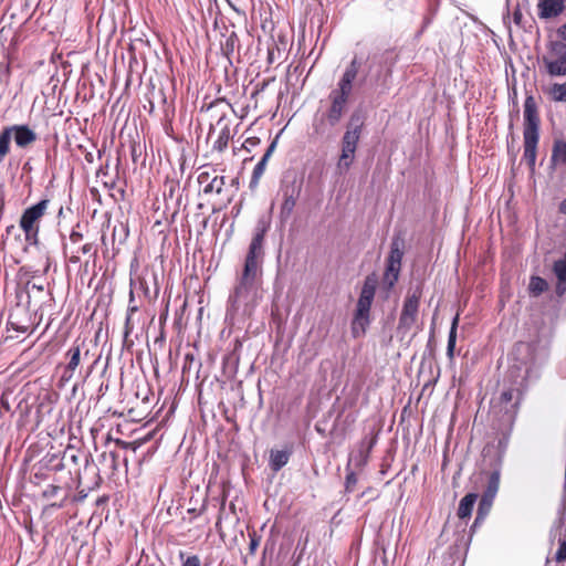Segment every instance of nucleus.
<instances>
[{"instance_id":"f257e3e1","label":"nucleus","mask_w":566,"mask_h":566,"mask_svg":"<svg viewBox=\"0 0 566 566\" xmlns=\"http://www.w3.org/2000/svg\"><path fill=\"white\" fill-rule=\"evenodd\" d=\"M264 256V245L250 242L242 273L238 279L233 293L229 296V303L232 308H238L240 303L245 301L250 293L255 289L256 282L262 275Z\"/></svg>"},{"instance_id":"f03ea898","label":"nucleus","mask_w":566,"mask_h":566,"mask_svg":"<svg viewBox=\"0 0 566 566\" xmlns=\"http://www.w3.org/2000/svg\"><path fill=\"white\" fill-rule=\"evenodd\" d=\"M524 158L530 166H534L537 156V144L539 139V116L537 104L532 95L526 96L524 101Z\"/></svg>"},{"instance_id":"7ed1b4c3","label":"nucleus","mask_w":566,"mask_h":566,"mask_svg":"<svg viewBox=\"0 0 566 566\" xmlns=\"http://www.w3.org/2000/svg\"><path fill=\"white\" fill-rule=\"evenodd\" d=\"M364 122L359 114L354 113L347 124L340 142V155L336 164L339 175L346 174L355 160L358 142L360 139Z\"/></svg>"},{"instance_id":"20e7f679","label":"nucleus","mask_w":566,"mask_h":566,"mask_svg":"<svg viewBox=\"0 0 566 566\" xmlns=\"http://www.w3.org/2000/svg\"><path fill=\"white\" fill-rule=\"evenodd\" d=\"M378 280L375 274L368 275L361 287L360 295L357 301L356 312L352 322V334L359 337L365 334L369 324V312L373 300L375 297Z\"/></svg>"},{"instance_id":"39448f33","label":"nucleus","mask_w":566,"mask_h":566,"mask_svg":"<svg viewBox=\"0 0 566 566\" xmlns=\"http://www.w3.org/2000/svg\"><path fill=\"white\" fill-rule=\"evenodd\" d=\"M50 200L42 199L38 203L27 208L20 219V227L24 232L25 240L35 244L39 234V221L44 216Z\"/></svg>"},{"instance_id":"423d86ee","label":"nucleus","mask_w":566,"mask_h":566,"mask_svg":"<svg viewBox=\"0 0 566 566\" xmlns=\"http://www.w3.org/2000/svg\"><path fill=\"white\" fill-rule=\"evenodd\" d=\"M402 247L403 242L400 239H392L382 276V284L387 290H391L399 279L403 256Z\"/></svg>"},{"instance_id":"0eeeda50","label":"nucleus","mask_w":566,"mask_h":566,"mask_svg":"<svg viewBox=\"0 0 566 566\" xmlns=\"http://www.w3.org/2000/svg\"><path fill=\"white\" fill-rule=\"evenodd\" d=\"M541 62L549 76H566V43H552L549 52L542 56Z\"/></svg>"},{"instance_id":"6e6552de","label":"nucleus","mask_w":566,"mask_h":566,"mask_svg":"<svg viewBox=\"0 0 566 566\" xmlns=\"http://www.w3.org/2000/svg\"><path fill=\"white\" fill-rule=\"evenodd\" d=\"M421 293L419 291H413L409 294L402 306V311L399 317V329L409 331L412 325L416 323L418 316V308L420 303Z\"/></svg>"},{"instance_id":"1a4fd4ad","label":"nucleus","mask_w":566,"mask_h":566,"mask_svg":"<svg viewBox=\"0 0 566 566\" xmlns=\"http://www.w3.org/2000/svg\"><path fill=\"white\" fill-rule=\"evenodd\" d=\"M352 93L335 88L329 93L331 107L327 112L329 125L335 126L339 123L346 111V105Z\"/></svg>"},{"instance_id":"9d476101","label":"nucleus","mask_w":566,"mask_h":566,"mask_svg":"<svg viewBox=\"0 0 566 566\" xmlns=\"http://www.w3.org/2000/svg\"><path fill=\"white\" fill-rule=\"evenodd\" d=\"M198 184L205 195L221 193L224 182V177L216 174V170H202L198 175Z\"/></svg>"},{"instance_id":"9b49d317","label":"nucleus","mask_w":566,"mask_h":566,"mask_svg":"<svg viewBox=\"0 0 566 566\" xmlns=\"http://www.w3.org/2000/svg\"><path fill=\"white\" fill-rule=\"evenodd\" d=\"M216 128L219 129L217 139L213 142L212 149L222 153L227 147L231 138V130L229 126V119L226 116H221L216 126L210 127L209 136H211Z\"/></svg>"},{"instance_id":"f8f14e48","label":"nucleus","mask_w":566,"mask_h":566,"mask_svg":"<svg viewBox=\"0 0 566 566\" xmlns=\"http://www.w3.org/2000/svg\"><path fill=\"white\" fill-rule=\"evenodd\" d=\"M499 486H500V472L494 471L490 475V479L488 482V488H486V490L483 494V497L481 500L478 516L475 517L474 525H476L480 522V520L483 518L482 510L484 509V506H486V507L491 506V503L499 491Z\"/></svg>"},{"instance_id":"ddd939ff","label":"nucleus","mask_w":566,"mask_h":566,"mask_svg":"<svg viewBox=\"0 0 566 566\" xmlns=\"http://www.w3.org/2000/svg\"><path fill=\"white\" fill-rule=\"evenodd\" d=\"M566 0H539L537 15L542 20H549L560 15L566 9Z\"/></svg>"},{"instance_id":"4468645a","label":"nucleus","mask_w":566,"mask_h":566,"mask_svg":"<svg viewBox=\"0 0 566 566\" xmlns=\"http://www.w3.org/2000/svg\"><path fill=\"white\" fill-rule=\"evenodd\" d=\"M83 345H84V342H82V344H78L77 342H75L70 347V349L66 352V357L69 358V361H67L64 373H63V379L70 380L73 377V375L81 361Z\"/></svg>"},{"instance_id":"2eb2a0df","label":"nucleus","mask_w":566,"mask_h":566,"mask_svg":"<svg viewBox=\"0 0 566 566\" xmlns=\"http://www.w3.org/2000/svg\"><path fill=\"white\" fill-rule=\"evenodd\" d=\"M361 63L355 56L349 65L346 67L342 78L337 84V88L343 90L345 92L352 93L353 83L358 74Z\"/></svg>"},{"instance_id":"dca6fc26","label":"nucleus","mask_w":566,"mask_h":566,"mask_svg":"<svg viewBox=\"0 0 566 566\" xmlns=\"http://www.w3.org/2000/svg\"><path fill=\"white\" fill-rule=\"evenodd\" d=\"M361 63L355 56L349 65L346 67L342 78L337 84V88L343 90L345 92L352 93L353 83L358 74Z\"/></svg>"},{"instance_id":"f3484780","label":"nucleus","mask_w":566,"mask_h":566,"mask_svg":"<svg viewBox=\"0 0 566 566\" xmlns=\"http://www.w3.org/2000/svg\"><path fill=\"white\" fill-rule=\"evenodd\" d=\"M9 128H12V133H14V142L17 146L21 148H24L36 140V134L27 125H13Z\"/></svg>"},{"instance_id":"a211bd4d","label":"nucleus","mask_w":566,"mask_h":566,"mask_svg":"<svg viewBox=\"0 0 566 566\" xmlns=\"http://www.w3.org/2000/svg\"><path fill=\"white\" fill-rule=\"evenodd\" d=\"M303 182L296 177L284 178L281 182L280 195L281 197L300 198Z\"/></svg>"},{"instance_id":"6ab92c4d","label":"nucleus","mask_w":566,"mask_h":566,"mask_svg":"<svg viewBox=\"0 0 566 566\" xmlns=\"http://www.w3.org/2000/svg\"><path fill=\"white\" fill-rule=\"evenodd\" d=\"M553 272L557 277L556 294L563 296L566 292V259L555 261Z\"/></svg>"},{"instance_id":"aec40b11","label":"nucleus","mask_w":566,"mask_h":566,"mask_svg":"<svg viewBox=\"0 0 566 566\" xmlns=\"http://www.w3.org/2000/svg\"><path fill=\"white\" fill-rule=\"evenodd\" d=\"M271 228V217L270 216H261L259 217L254 230L251 242L260 243L264 245L265 235Z\"/></svg>"},{"instance_id":"412c9836","label":"nucleus","mask_w":566,"mask_h":566,"mask_svg":"<svg viewBox=\"0 0 566 566\" xmlns=\"http://www.w3.org/2000/svg\"><path fill=\"white\" fill-rule=\"evenodd\" d=\"M551 161L555 166L566 167V140L556 139L553 144Z\"/></svg>"},{"instance_id":"4be33fe9","label":"nucleus","mask_w":566,"mask_h":566,"mask_svg":"<svg viewBox=\"0 0 566 566\" xmlns=\"http://www.w3.org/2000/svg\"><path fill=\"white\" fill-rule=\"evenodd\" d=\"M275 145H276L275 142H273L268 147V149H266L265 154L263 155V157L261 158V160L255 165L253 172H252V179H251V184H250L251 187L253 185H258L259 179L261 178V176L263 175V172L265 170L266 163L275 148Z\"/></svg>"},{"instance_id":"5701e85b","label":"nucleus","mask_w":566,"mask_h":566,"mask_svg":"<svg viewBox=\"0 0 566 566\" xmlns=\"http://www.w3.org/2000/svg\"><path fill=\"white\" fill-rule=\"evenodd\" d=\"M476 499H478V494L469 493L460 501V504L458 507L459 518L464 520V518H468L471 516L473 506L476 502Z\"/></svg>"},{"instance_id":"b1692460","label":"nucleus","mask_w":566,"mask_h":566,"mask_svg":"<svg viewBox=\"0 0 566 566\" xmlns=\"http://www.w3.org/2000/svg\"><path fill=\"white\" fill-rule=\"evenodd\" d=\"M291 453L286 450H272L270 454V467L274 472L280 471L290 459Z\"/></svg>"},{"instance_id":"393cba45","label":"nucleus","mask_w":566,"mask_h":566,"mask_svg":"<svg viewBox=\"0 0 566 566\" xmlns=\"http://www.w3.org/2000/svg\"><path fill=\"white\" fill-rule=\"evenodd\" d=\"M298 198L282 197V203L280 206L279 219L281 223H285L291 218Z\"/></svg>"},{"instance_id":"a878e982","label":"nucleus","mask_w":566,"mask_h":566,"mask_svg":"<svg viewBox=\"0 0 566 566\" xmlns=\"http://www.w3.org/2000/svg\"><path fill=\"white\" fill-rule=\"evenodd\" d=\"M459 323V315H455L452 319L451 328L448 336L447 356L450 360L454 358V349L457 342V328Z\"/></svg>"},{"instance_id":"bb28decb","label":"nucleus","mask_w":566,"mask_h":566,"mask_svg":"<svg viewBox=\"0 0 566 566\" xmlns=\"http://www.w3.org/2000/svg\"><path fill=\"white\" fill-rule=\"evenodd\" d=\"M548 289V284L546 280H544L541 276H532L530 284H528V291L533 296H539L542 293H544Z\"/></svg>"},{"instance_id":"cd10ccee","label":"nucleus","mask_w":566,"mask_h":566,"mask_svg":"<svg viewBox=\"0 0 566 566\" xmlns=\"http://www.w3.org/2000/svg\"><path fill=\"white\" fill-rule=\"evenodd\" d=\"M12 138V128H3L0 134V158H4L10 151V143Z\"/></svg>"},{"instance_id":"c85d7f7f","label":"nucleus","mask_w":566,"mask_h":566,"mask_svg":"<svg viewBox=\"0 0 566 566\" xmlns=\"http://www.w3.org/2000/svg\"><path fill=\"white\" fill-rule=\"evenodd\" d=\"M549 95L555 102H566V82L555 83L549 88Z\"/></svg>"},{"instance_id":"c756f323","label":"nucleus","mask_w":566,"mask_h":566,"mask_svg":"<svg viewBox=\"0 0 566 566\" xmlns=\"http://www.w3.org/2000/svg\"><path fill=\"white\" fill-rule=\"evenodd\" d=\"M238 43H239V39H238L237 33L235 32H231L227 36L226 41L223 43H221V48H222L223 53L227 56H230L234 52V49L238 45Z\"/></svg>"},{"instance_id":"7c9ffc66","label":"nucleus","mask_w":566,"mask_h":566,"mask_svg":"<svg viewBox=\"0 0 566 566\" xmlns=\"http://www.w3.org/2000/svg\"><path fill=\"white\" fill-rule=\"evenodd\" d=\"M377 440V437H371L368 441L361 442V449L359 450V457H360V463L364 464L367 462L368 454L371 451L373 447L375 446Z\"/></svg>"},{"instance_id":"2f4dec72","label":"nucleus","mask_w":566,"mask_h":566,"mask_svg":"<svg viewBox=\"0 0 566 566\" xmlns=\"http://www.w3.org/2000/svg\"><path fill=\"white\" fill-rule=\"evenodd\" d=\"M228 4L239 14H244L251 0H226Z\"/></svg>"},{"instance_id":"473e14b6","label":"nucleus","mask_w":566,"mask_h":566,"mask_svg":"<svg viewBox=\"0 0 566 566\" xmlns=\"http://www.w3.org/2000/svg\"><path fill=\"white\" fill-rule=\"evenodd\" d=\"M249 552L251 555H254L259 545H260V542H261V536L258 535V533L255 531H252V532H249Z\"/></svg>"},{"instance_id":"72a5a7b5","label":"nucleus","mask_w":566,"mask_h":566,"mask_svg":"<svg viewBox=\"0 0 566 566\" xmlns=\"http://www.w3.org/2000/svg\"><path fill=\"white\" fill-rule=\"evenodd\" d=\"M558 549L555 554V560L558 563L566 560V539L558 541Z\"/></svg>"},{"instance_id":"f704fd0d","label":"nucleus","mask_w":566,"mask_h":566,"mask_svg":"<svg viewBox=\"0 0 566 566\" xmlns=\"http://www.w3.org/2000/svg\"><path fill=\"white\" fill-rule=\"evenodd\" d=\"M515 394H518V391L512 388L503 390L500 396L501 402L505 405L510 403L514 399Z\"/></svg>"},{"instance_id":"c9c22d12","label":"nucleus","mask_w":566,"mask_h":566,"mask_svg":"<svg viewBox=\"0 0 566 566\" xmlns=\"http://www.w3.org/2000/svg\"><path fill=\"white\" fill-rule=\"evenodd\" d=\"M133 331H134L133 316L132 315H126L125 326H124V339L125 340L133 333Z\"/></svg>"},{"instance_id":"e433bc0d","label":"nucleus","mask_w":566,"mask_h":566,"mask_svg":"<svg viewBox=\"0 0 566 566\" xmlns=\"http://www.w3.org/2000/svg\"><path fill=\"white\" fill-rule=\"evenodd\" d=\"M357 483V476L354 472H349L346 475L345 486L348 492H352Z\"/></svg>"},{"instance_id":"4c0bfd02","label":"nucleus","mask_w":566,"mask_h":566,"mask_svg":"<svg viewBox=\"0 0 566 566\" xmlns=\"http://www.w3.org/2000/svg\"><path fill=\"white\" fill-rule=\"evenodd\" d=\"M181 566H202L201 559L198 555H191L188 556L184 562Z\"/></svg>"},{"instance_id":"58836bf2","label":"nucleus","mask_w":566,"mask_h":566,"mask_svg":"<svg viewBox=\"0 0 566 566\" xmlns=\"http://www.w3.org/2000/svg\"><path fill=\"white\" fill-rule=\"evenodd\" d=\"M82 239H83L82 233H80V232H77V231H75V230H73V231L71 232V234H70V241H71L72 243H74V244L80 243Z\"/></svg>"},{"instance_id":"ea45409f","label":"nucleus","mask_w":566,"mask_h":566,"mask_svg":"<svg viewBox=\"0 0 566 566\" xmlns=\"http://www.w3.org/2000/svg\"><path fill=\"white\" fill-rule=\"evenodd\" d=\"M9 324L12 326V328H14L15 331L21 332V333L28 332V328H29L27 325L15 324L12 319L9 321Z\"/></svg>"},{"instance_id":"a19ab883","label":"nucleus","mask_w":566,"mask_h":566,"mask_svg":"<svg viewBox=\"0 0 566 566\" xmlns=\"http://www.w3.org/2000/svg\"><path fill=\"white\" fill-rule=\"evenodd\" d=\"M557 35L566 41V23L562 24L558 29H557Z\"/></svg>"},{"instance_id":"79ce46f5","label":"nucleus","mask_w":566,"mask_h":566,"mask_svg":"<svg viewBox=\"0 0 566 566\" xmlns=\"http://www.w3.org/2000/svg\"><path fill=\"white\" fill-rule=\"evenodd\" d=\"M513 18H514V22H515L516 24H520L521 19H522V13H521V11H520V10H516V11L514 12V14H513Z\"/></svg>"},{"instance_id":"37998d69","label":"nucleus","mask_w":566,"mask_h":566,"mask_svg":"<svg viewBox=\"0 0 566 566\" xmlns=\"http://www.w3.org/2000/svg\"><path fill=\"white\" fill-rule=\"evenodd\" d=\"M59 488L57 486H54V485H51L50 486V490H46L44 492L45 495H54L56 492H57Z\"/></svg>"},{"instance_id":"c03bdc74","label":"nucleus","mask_w":566,"mask_h":566,"mask_svg":"<svg viewBox=\"0 0 566 566\" xmlns=\"http://www.w3.org/2000/svg\"><path fill=\"white\" fill-rule=\"evenodd\" d=\"M80 250H81V252H82V253H84V254H85V253H88V252L92 250V244H91V243H86V244H84L83 247H81V249H80Z\"/></svg>"},{"instance_id":"a18cd8bd","label":"nucleus","mask_w":566,"mask_h":566,"mask_svg":"<svg viewBox=\"0 0 566 566\" xmlns=\"http://www.w3.org/2000/svg\"><path fill=\"white\" fill-rule=\"evenodd\" d=\"M136 312H138V306H128L127 307V315H134Z\"/></svg>"},{"instance_id":"49530a36","label":"nucleus","mask_w":566,"mask_h":566,"mask_svg":"<svg viewBox=\"0 0 566 566\" xmlns=\"http://www.w3.org/2000/svg\"><path fill=\"white\" fill-rule=\"evenodd\" d=\"M157 95H158V97L160 98V101H161L164 104H166V101H167V99H166V95H165L164 91H163V90H159V91L157 92Z\"/></svg>"},{"instance_id":"de8ad7c7","label":"nucleus","mask_w":566,"mask_h":566,"mask_svg":"<svg viewBox=\"0 0 566 566\" xmlns=\"http://www.w3.org/2000/svg\"><path fill=\"white\" fill-rule=\"evenodd\" d=\"M559 210L562 213L566 214V198L560 202Z\"/></svg>"},{"instance_id":"09e8293b","label":"nucleus","mask_w":566,"mask_h":566,"mask_svg":"<svg viewBox=\"0 0 566 566\" xmlns=\"http://www.w3.org/2000/svg\"><path fill=\"white\" fill-rule=\"evenodd\" d=\"M31 289L36 290L38 292H43V290H44L43 285H39L36 283H33Z\"/></svg>"},{"instance_id":"8fccbe9b","label":"nucleus","mask_w":566,"mask_h":566,"mask_svg":"<svg viewBox=\"0 0 566 566\" xmlns=\"http://www.w3.org/2000/svg\"><path fill=\"white\" fill-rule=\"evenodd\" d=\"M155 95L156 93L153 92V98L149 99V112L151 113L154 111V98H155Z\"/></svg>"},{"instance_id":"3c124183","label":"nucleus","mask_w":566,"mask_h":566,"mask_svg":"<svg viewBox=\"0 0 566 566\" xmlns=\"http://www.w3.org/2000/svg\"><path fill=\"white\" fill-rule=\"evenodd\" d=\"M14 230H15V227L13 224H11V226L7 227L6 232H7V234H10Z\"/></svg>"},{"instance_id":"603ef678","label":"nucleus","mask_w":566,"mask_h":566,"mask_svg":"<svg viewBox=\"0 0 566 566\" xmlns=\"http://www.w3.org/2000/svg\"><path fill=\"white\" fill-rule=\"evenodd\" d=\"M70 261H71L72 263H77V262H80V256H78V255H72V256L70 258Z\"/></svg>"},{"instance_id":"864d4df0","label":"nucleus","mask_w":566,"mask_h":566,"mask_svg":"<svg viewBox=\"0 0 566 566\" xmlns=\"http://www.w3.org/2000/svg\"><path fill=\"white\" fill-rule=\"evenodd\" d=\"M134 302H135L134 291L130 289V292H129V303H134Z\"/></svg>"},{"instance_id":"5fc2aeb1","label":"nucleus","mask_w":566,"mask_h":566,"mask_svg":"<svg viewBox=\"0 0 566 566\" xmlns=\"http://www.w3.org/2000/svg\"><path fill=\"white\" fill-rule=\"evenodd\" d=\"M140 285H142V287L145 290V293H147V292H148V289L145 286V282H144V281H140Z\"/></svg>"},{"instance_id":"6e6d98bb","label":"nucleus","mask_w":566,"mask_h":566,"mask_svg":"<svg viewBox=\"0 0 566 566\" xmlns=\"http://www.w3.org/2000/svg\"><path fill=\"white\" fill-rule=\"evenodd\" d=\"M1 402H2L3 407H6L7 409H9L8 403H7V402H4V401H3V399H1Z\"/></svg>"},{"instance_id":"4d7b16f0","label":"nucleus","mask_w":566,"mask_h":566,"mask_svg":"<svg viewBox=\"0 0 566 566\" xmlns=\"http://www.w3.org/2000/svg\"><path fill=\"white\" fill-rule=\"evenodd\" d=\"M238 184H239V181L237 178L232 179V185H238Z\"/></svg>"},{"instance_id":"13d9d810","label":"nucleus","mask_w":566,"mask_h":566,"mask_svg":"<svg viewBox=\"0 0 566 566\" xmlns=\"http://www.w3.org/2000/svg\"><path fill=\"white\" fill-rule=\"evenodd\" d=\"M86 159H87L88 161H92V155H91V154H88V155L86 156Z\"/></svg>"},{"instance_id":"bf43d9fd","label":"nucleus","mask_w":566,"mask_h":566,"mask_svg":"<svg viewBox=\"0 0 566 566\" xmlns=\"http://www.w3.org/2000/svg\"><path fill=\"white\" fill-rule=\"evenodd\" d=\"M128 306H137V305H136V303H135V302H134V303H129V302H128Z\"/></svg>"},{"instance_id":"052dcab7","label":"nucleus","mask_w":566,"mask_h":566,"mask_svg":"<svg viewBox=\"0 0 566 566\" xmlns=\"http://www.w3.org/2000/svg\"><path fill=\"white\" fill-rule=\"evenodd\" d=\"M565 486H566V468H565Z\"/></svg>"}]
</instances>
